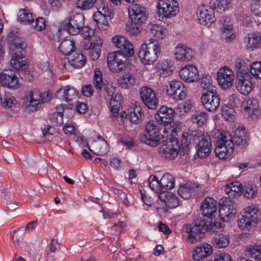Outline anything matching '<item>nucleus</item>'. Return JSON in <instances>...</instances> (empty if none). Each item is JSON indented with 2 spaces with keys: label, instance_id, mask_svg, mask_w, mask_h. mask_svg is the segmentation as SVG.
Returning <instances> with one entry per match:
<instances>
[{
  "label": "nucleus",
  "instance_id": "f257e3e1",
  "mask_svg": "<svg viewBox=\"0 0 261 261\" xmlns=\"http://www.w3.org/2000/svg\"><path fill=\"white\" fill-rule=\"evenodd\" d=\"M198 156L200 158H204L209 155L211 151V138L207 134H201L196 131L188 129L182 133L181 142L183 148L188 147L192 143H196Z\"/></svg>",
  "mask_w": 261,
  "mask_h": 261
},
{
  "label": "nucleus",
  "instance_id": "f03ea898",
  "mask_svg": "<svg viewBox=\"0 0 261 261\" xmlns=\"http://www.w3.org/2000/svg\"><path fill=\"white\" fill-rule=\"evenodd\" d=\"M221 228L219 222H212V220L197 219L194 225H189L186 227V231L189 234L188 241L191 243H196L202 238L205 232H216Z\"/></svg>",
  "mask_w": 261,
  "mask_h": 261
},
{
  "label": "nucleus",
  "instance_id": "7ed1b4c3",
  "mask_svg": "<svg viewBox=\"0 0 261 261\" xmlns=\"http://www.w3.org/2000/svg\"><path fill=\"white\" fill-rule=\"evenodd\" d=\"M163 126L154 121H149L144 133L140 136V141L151 147L158 146L164 141V135L160 134L161 130H164Z\"/></svg>",
  "mask_w": 261,
  "mask_h": 261
},
{
  "label": "nucleus",
  "instance_id": "20e7f679",
  "mask_svg": "<svg viewBox=\"0 0 261 261\" xmlns=\"http://www.w3.org/2000/svg\"><path fill=\"white\" fill-rule=\"evenodd\" d=\"M215 141V152L219 159L227 158L233 152L234 143L229 133L225 131L219 132Z\"/></svg>",
  "mask_w": 261,
  "mask_h": 261
},
{
  "label": "nucleus",
  "instance_id": "39448f33",
  "mask_svg": "<svg viewBox=\"0 0 261 261\" xmlns=\"http://www.w3.org/2000/svg\"><path fill=\"white\" fill-rule=\"evenodd\" d=\"M161 53V46L154 39L145 41L142 45L138 56L144 64H151L156 61Z\"/></svg>",
  "mask_w": 261,
  "mask_h": 261
},
{
  "label": "nucleus",
  "instance_id": "423d86ee",
  "mask_svg": "<svg viewBox=\"0 0 261 261\" xmlns=\"http://www.w3.org/2000/svg\"><path fill=\"white\" fill-rule=\"evenodd\" d=\"M259 215V211L254 205L247 206L243 214L238 220L239 227L242 230H244L249 229L255 226L258 222Z\"/></svg>",
  "mask_w": 261,
  "mask_h": 261
},
{
  "label": "nucleus",
  "instance_id": "0eeeda50",
  "mask_svg": "<svg viewBox=\"0 0 261 261\" xmlns=\"http://www.w3.org/2000/svg\"><path fill=\"white\" fill-rule=\"evenodd\" d=\"M84 16L81 13H76L72 15L67 23L63 26V29L66 30L69 34L76 35L79 34L82 29L88 32V35H85V37L90 38V33H93V30L88 27L84 28Z\"/></svg>",
  "mask_w": 261,
  "mask_h": 261
},
{
  "label": "nucleus",
  "instance_id": "6e6552de",
  "mask_svg": "<svg viewBox=\"0 0 261 261\" xmlns=\"http://www.w3.org/2000/svg\"><path fill=\"white\" fill-rule=\"evenodd\" d=\"M48 95L35 89L30 91L24 96L22 106L31 111L37 110L38 105L48 100Z\"/></svg>",
  "mask_w": 261,
  "mask_h": 261
},
{
  "label": "nucleus",
  "instance_id": "1a4fd4ad",
  "mask_svg": "<svg viewBox=\"0 0 261 261\" xmlns=\"http://www.w3.org/2000/svg\"><path fill=\"white\" fill-rule=\"evenodd\" d=\"M156 7L158 14L162 18H170L179 12L178 3L176 0H159Z\"/></svg>",
  "mask_w": 261,
  "mask_h": 261
},
{
  "label": "nucleus",
  "instance_id": "9d476101",
  "mask_svg": "<svg viewBox=\"0 0 261 261\" xmlns=\"http://www.w3.org/2000/svg\"><path fill=\"white\" fill-rule=\"evenodd\" d=\"M174 111L171 108H168L166 106H162L161 108L156 112L155 114V118L159 123L162 124L163 126L164 132L172 133L173 132V128H170L168 130L166 128V126H168L170 124L173 120L174 116Z\"/></svg>",
  "mask_w": 261,
  "mask_h": 261
},
{
  "label": "nucleus",
  "instance_id": "9b49d317",
  "mask_svg": "<svg viewBox=\"0 0 261 261\" xmlns=\"http://www.w3.org/2000/svg\"><path fill=\"white\" fill-rule=\"evenodd\" d=\"M127 56L122 53L114 51L108 55L107 64L109 68L113 72H120L125 68L124 61Z\"/></svg>",
  "mask_w": 261,
  "mask_h": 261
},
{
  "label": "nucleus",
  "instance_id": "f8f14e48",
  "mask_svg": "<svg viewBox=\"0 0 261 261\" xmlns=\"http://www.w3.org/2000/svg\"><path fill=\"white\" fill-rule=\"evenodd\" d=\"M140 98L144 105L150 109H155L158 105V99L154 91L151 88L142 87L139 92Z\"/></svg>",
  "mask_w": 261,
  "mask_h": 261
},
{
  "label": "nucleus",
  "instance_id": "ddd939ff",
  "mask_svg": "<svg viewBox=\"0 0 261 261\" xmlns=\"http://www.w3.org/2000/svg\"><path fill=\"white\" fill-rule=\"evenodd\" d=\"M0 84L9 89H17L19 85L16 73L11 69L4 70L0 73Z\"/></svg>",
  "mask_w": 261,
  "mask_h": 261
},
{
  "label": "nucleus",
  "instance_id": "4468645a",
  "mask_svg": "<svg viewBox=\"0 0 261 261\" xmlns=\"http://www.w3.org/2000/svg\"><path fill=\"white\" fill-rule=\"evenodd\" d=\"M217 80L223 89H228L232 85L234 80L233 72L228 67L224 66L218 70Z\"/></svg>",
  "mask_w": 261,
  "mask_h": 261
},
{
  "label": "nucleus",
  "instance_id": "2eb2a0df",
  "mask_svg": "<svg viewBox=\"0 0 261 261\" xmlns=\"http://www.w3.org/2000/svg\"><path fill=\"white\" fill-rule=\"evenodd\" d=\"M236 213V204L230 198H225L219 203V214L220 219L225 222Z\"/></svg>",
  "mask_w": 261,
  "mask_h": 261
},
{
  "label": "nucleus",
  "instance_id": "dca6fc26",
  "mask_svg": "<svg viewBox=\"0 0 261 261\" xmlns=\"http://www.w3.org/2000/svg\"><path fill=\"white\" fill-rule=\"evenodd\" d=\"M179 146L178 141L176 139H172L163 144L160 148V153L163 157L173 160L178 153Z\"/></svg>",
  "mask_w": 261,
  "mask_h": 261
},
{
  "label": "nucleus",
  "instance_id": "f3484780",
  "mask_svg": "<svg viewBox=\"0 0 261 261\" xmlns=\"http://www.w3.org/2000/svg\"><path fill=\"white\" fill-rule=\"evenodd\" d=\"M201 101L204 108L212 112L216 111L220 106V98L217 91L202 93Z\"/></svg>",
  "mask_w": 261,
  "mask_h": 261
},
{
  "label": "nucleus",
  "instance_id": "a211bd4d",
  "mask_svg": "<svg viewBox=\"0 0 261 261\" xmlns=\"http://www.w3.org/2000/svg\"><path fill=\"white\" fill-rule=\"evenodd\" d=\"M214 14V11L211 6H201L197 11V18L199 23L208 27L215 21Z\"/></svg>",
  "mask_w": 261,
  "mask_h": 261
},
{
  "label": "nucleus",
  "instance_id": "6ab92c4d",
  "mask_svg": "<svg viewBox=\"0 0 261 261\" xmlns=\"http://www.w3.org/2000/svg\"><path fill=\"white\" fill-rule=\"evenodd\" d=\"M112 41L116 47L120 49L117 51L123 53L127 57L134 55L133 45L125 38L117 36L113 38Z\"/></svg>",
  "mask_w": 261,
  "mask_h": 261
},
{
  "label": "nucleus",
  "instance_id": "aec40b11",
  "mask_svg": "<svg viewBox=\"0 0 261 261\" xmlns=\"http://www.w3.org/2000/svg\"><path fill=\"white\" fill-rule=\"evenodd\" d=\"M194 56V50L185 45L178 44L175 48L174 58L180 62H189Z\"/></svg>",
  "mask_w": 261,
  "mask_h": 261
},
{
  "label": "nucleus",
  "instance_id": "412c9836",
  "mask_svg": "<svg viewBox=\"0 0 261 261\" xmlns=\"http://www.w3.org/2000/svg\"><path fill=\"white\" fill-rule=\"evenodd\" d=\"M180 78L188 83L194 82L197 81L199 72L197 67L192 65H187L182 67L179 72Z\"/></svg>",
  "mask_w": 261,
  "mask_h": 261
},
{
  "label": "nucleus",
  "instance_id": "4be33fe9",
  "mask_svg": "<svg viewBox=\"0 0 261 261\" xmlns=\"http://www.w3.org/2000/svg\"><path fill=\"white\" fill-rule=\"evenodd\" d=\"M102 40L99 37H96L92 42L87 43L85 49H86V54H88L89 57L92 60L98 59L100 55Z\"/></svg>",
  "mask_w": 261,
  "mask_h": 261
},
{
  "label": "nucleus",
  "instance_id": "5701e85b",
  "mask_svg": "<svg viewBox=\"0 0 261 261\" xmlns=\"http://www.w3.org/2000/svg\"><path fill=\"white\" fill-rule=\"evenodd\" d=\"M221 38L226 42H230L234 38V35L232 31V26L230 21L229 17H225L222 18L221 20Z\"/></svg>",
  "mask_w": 261,
  "mask_h": 261
},
{
  "label": "nucleus",
  "instance_id": "b1692460",
  "mask_svg": "<svg viewBox=\"0 0 261 261\" xmlns=\"http://www.w3.org/2000/svg\"><path fill=\"white\" fill-rule=\"evenodd\" d=\"M217 201L212 198L207 197L202 202L200 210L204 217H212L216 212L217 208Z\"/></svg>",
  "mask_w": 261,
  "mask_h": 261
},
{
  "label": "nucleus",
  "instance_id": "393cba45",
  "mask_svg": "<svg viewBox=\"0 0 261 261\" xmlns=\"http://www.w3.org/2000/svg\"><path fill=\"white\" fill-rule=\"evenodd\" d=\"M78 93V91L75 88L68 86L60 88L57 92L56 96L58 98L66 101H70L76 98Z\"/></svg>",
  "mask_w": 261,
  "mask_h": 261
},
{
  "label": "nucleus",
  "instance_id": "a878e982",
  "mask_svg": "<svg viewBox=\"0 0 261 261\" xmlns=\"http://www.w3.org/2000/svg\"><path fill=\"white\" fill-rule=\"evenodd\" d=\"M242 107L244 113H247L249 117H252L253 115H256L259 113V103L256 99L249 98L244 100Z\"/></svg>",
  "mask_w": 261,
  "mask_h": 261
},
{
  "label": "nucleus",
  "instance_id": "bb28decb",
  "mask_svg": "<svg viewBox=\"0 0 261 261\" xmlns=\"http://www.w3.org/2000/svg\"><path fill=\"white\" fill-rule=\"evenodd\" d=\"M212 246L207 244L198 246L193 251V258L195 261L202 260L212 254Z\"/></svg>",
  "mask_w": 261,
  "mask_h": 261
},
{
  "label": "nucleus",
  "instance_id": "cd10ccee",
  "mask_svg": "<svg viewBox=\"0 0 261 261\" xmlns=\"http://www.w3.org/2000/svg\"><path fill=\"white\" fill-rule=\"evenodd\" d=\"M249 76H239L236 81V88L242 94L248 95L252 90V84L247 78Z\"/></svg>",
  "mask_w": 261,
  "mask_h": 261
},
{
  "label": "nucleus",
  "instance_id": "c85d7f7f",
  "mask_svg": "<svg viewBox=\"0 0 261 261\" xmlns=\"http://www.w3.org/2000/svg\"><path fill=\"white\" fill-rule=\"evenodd\" d=\"M102 3V6H99L98 9V11L93 14V17L94 20L97 22V25L99 23L101 22V20L105 19L107 17L111 19L113 17V13L108 8V6L102 2V0H100Z\"/></svg>",
  "mask_w": 261,
  "mask_h": 261
},
{
  "label": "nucleus",
  "instance_id": "c756f323",
  "mask_svg": "<svg viewBox=\"0 0 261 261\" xmlns=\"http://www.w3.org/2000/svg\"><path fill=\"white\" fill-rule=\"evenodd\" d=\"M59 51L65 56H68L75 49V41L71 37L64 39L59 46Z\"/></svg>",
  "mask_w": 261,
  "mask_h": 261
},
{
  "label": "nucleus",
  "instance_id": "7c9ffc66",
  "mask_svg": "<svg viewBox=\"0 0 261 261\" xmlns=\"http://www.w3.org/2000/svg\"><path fill=\"white\" fill-rule=\"evenodd\" d=\"M246 47L248 49L253 50L261 46V34L258 33H252L248 34L245 39Z\"/></svg>",
  "mask_w": 261,
  "mask_h": 261
},
{
  "label": "nucleus",
  "instance_id": "2f4dec72",
  "mask_svg": "<svg viewBox=\"0 0 261 261\" xmlns=\"http://www.w3.org/2000/svg\"><path fill=\"white\" fill-rule=\"evenodd\" d=\"M198 81V87L202 91V93H208L216 91V88L212 84V77L210 75L202 77Z\"/></svg>",
  "mask_w": 261,
  "mask_h": 261
},
{
  "label": "nucleus",
  "instance_id": "473e14b6",
  "mask_svg": "<svg viewBox=\"0 0 261 261\" xmlns=\"http://www.w3.org/2000/svg\"><path fill=\"white\" fill-rule=\"evenodd\" d=\"M250 65V64L249 61L246 62L241 58H237L234 62V69L237 72L238 77L242 76H244L245 75L249 76L248 72Z\"/></svg>",
  "mask_w": 261,
  "mask_h": 261
},
{
  "label": "nucleus",
  "instance_id": "72a5a7b5",
  "mask_svg": "<svg viewBox=\"0 0 261 261\" xmlns=\"http://www.w3.org/2000/svg\"><path fill=\"white\" fill-rule=\"evenodd\" d=\"M126 116L132 123L137 124L142 121L143 114L142 113L141 108L135 105L128 110Z\"/></svg>",
  "mask_w": 261,
  "mask_h": 261
},
{
  "label": "nucleus",
  "instance_id": "f704fd0d",
  "mask_svg": "<svg viewBox=\"0 0 261 261\" xmlns=\"http://www.w3.org/2000/svg\"><path fill=\"white\" fill-rule=\"evenodd\" d=\"M232 138L234 144L241 147L245 146L248 140L245 129L243 127L241 129L238 128L235 130Z\"/></svg>",
  "mask_w": 261,
  "mask_h": 261
},
{
  "label": "nucleus",
  "instance_id": "c9c22d12",
  "mask_svg": "<svg viewBox=\"0 0 261 261\" xmlns=\"http://www.w3.org/2000/svg\"><path fill=\"white\" fill-rule=\"evenodd\" d=\"M199 187V185L197 184L187 183L179 188L178 194L181 198L187 199L190 198L192 196V193Z\"/></svg>",
  "mask_w": 261,
  "mask_h": 261
},
{
  "label": "nucleus",
  "instance_id": "e433bc0d",
  "mask_svg": "<svg viewBox=\"0 0 261 261\" xmlns=\"http://www.w3.org/2000/svg\"><path fill=\"white\" fill-rule=\"evenodd\" d=\"M11 66L17 70H24L27 66V62L23 54L13 53L10 60Z\"/></svg>",
  "mask_w": 261,
  "mask_h": 261
},
{
  "label": "nucleus",
  "instance_id": "4c0bfd02",
  "mask_svg": "<svg viewBox=\"0 0 261 261\" xmlns=\"http://www.w3.org/2000/svg\"><path fill=\"white\" fill-rule=\"evenodd\" d=\"M245 254L255 260H261V245L251 244L245 247Z\"/></svg>",
  "mask_w": 261,
  "mask_h": 261
},
{
  "label": "nucleus",
  "instance_id": "58836bf2",
  "mask_svg": "<svg viewBox=\"0 0 261 261\" xmlns=\"http://www.w3.org/2000/svg\"><path fill=\"white\" fill-rule=\"evenodd\" d=\"M118 84L123 88H129L134 85L135 79L133 74L130 72L125 73L117 80Z\"/></svg>",
  "mask_w": 261,
  "mask_h": 261
},
{
  "label": "nucleus",
  "instance_id": "ea45409f",
  "mask_svg": "<svg viewBox=\"0 0 261 261\" xmlns=\"http://www.w3.org/2000/svg\"><path fill=\"white\" fill-rule=\"evenodd\" d=\"M93 150L89 147V149L91 152H94L98 155H105L109 151L108 144L106 140L95 141L93 144Z\"/></svg>",
  "mask_w": 261,
  "mask_h": 261
},
{
  "label": "nucleus",
  "instance_id": "a19ab883",
  "mask_svg": "<svg viewBox=\"0 0 261 261\" xmlns=\"http://www.w3.org/2000/svg\"><path fill=\"white\" fill-rule=\"evenodd\" d=\"M69 63L75 68H81L84 66L86 62V58L81 53H75L69 59Z\"/></svg>",
  "mask_w": 261,
  "mask_h": 261
},
{
  "label": "nucleus",
  "instance_id": "79ce46f5",
  "mask_svg": "<svg viewBox=\"0 0 261 261\" xmlns=\"http://www.w3.org/2000/svg\"><path fill=\"white\" fill-rule=\"evenodd\" d=\"M213 244L217 248H224L229 243L230 238L227 234H219L216 235L212 239Z\"/></svg>",
  "mask_w": 261,
  "mask_h": 261
},
{
  "label": "nucleus",
  "instance_id": "37998d69",
  "mask_svg": "<svg viewBox=\"0 0 261 261\" xmlns=\"http://www.w3.org/2000/svg\"><path fill=\"white\" fill-rule=\"evenodd\" d=\"M149 30L150 34L158 39H163L167 34L166 28L157 24H151Z\"/></svg>",
  "mask_w": 261,
  "mask_h": 261
},
{
  "label": "nucleus",
  "instance_id": "c03bdc74",
  "mask_svg": "<svg viewBox=\"0 0 261 261\" xmlns=\"http://www.w3.org/2000/svg\"><path fill=\"white\" fill-rule=\"evenodd\" d=\"M41 130L45 141H50L56 139L57 141L58 139H60L59 136L55 134L56 131L54 128L49 125H44L41 127Z\"/></svg>",
  "mask_w": 261,
  "mask_h": 261
},
{
  "label": "nucleus",
  "instance_id": "a18cd8bd",
  "mask_svg": "<svg viewBox=\"0 0 261 261\" xmlns=\"http://www.w3.org/2000/svg\"><path fill=\"white\" fill-rule=\"evenodd\" d=\"M230 3V0H210V2L211 7L218 13L224 11Z\"/></svg>",
  "mask_w": 261,
  "mask_h": 261
},
{
  "label": "nucleus",
  "instance_id": "49530a36",
  "mask_svg": "<svg viewBox=\"0 0 261 261\" xmlns=\"http://www.w3.org/2000/svg\"><path fill=\"white\" fill-rule=\"evenodd\" d=\"M207 117L206 112L200 110L195 111L191 116V120L193 123L198 126H202L205 122Z\"/></svg>",
  "mask_w": 261,
  "mask_h": 261
},
{
  "label": "nucleus",
  "instance_id": "de8ad7c7",
  "mask_svg": "<svg viewBox=\"0 0 261 261\" xmlns=\"http://www.w3.org/2000/svg\"><path fill=\"white\" fill-rule=\"evenodd\" d=\"M162 189L171 190L174 187V178L169 173L165 174L160 180Z\"/></svg>",
  "mask_w": 261,
  "mask_h": 261
},
{
  "label": "nucleus",
  "instance_id": "09e8293b",
  "mask_svg": "<svg viewBox=\"0 0 261 261\" xmlns=\"http://www.w3.org/2000/svg\"><path fill=\"white\" fill-rule=\"evenodd\" d=\"M25 47L26 44L18 37L14 41L11 40L10 49L14 52L13 53L23 54Z\"/></svg>",
  "mask_w": 261,
  "mask_h": 261
},
{
  "label": "nucleus",
  "instance_id": "8fccbe9b",
  "mask_svg": "<svg viewBox=\"0 0 261 261\" xmlns=\"http://www.w3.org/2000/svg\"><path fill=\"white\" fill-rule=\"evenodd\" d=\"M18 20L24 24H31V21L33 20L32 13L28 9H20L18 14Z\"/></svg>",
  "mask_w": 261,
  "mask_h": 261
},
{
  "label": "nucleus",
  "instance_id": "3c124183",
  "mask_svg": "<svg viewBox=\"0 0 261 261\" xmlns=\"http://www.w3.org/2000/svg\"><path fill=\"white\" fill-rule=\"evenodd\" d=\"M243 187L242 185L239 181L232 182L226 185L225 188V192L229 194H231L234 196L236 194L242 193Z\"/></svg>",
  "mask_w": 261,
  "mask_h": 261
},
{
  "label": "nucleus",
  "instance_id": "603ef678",
  "mask_svg": "<svg viewBox=\"0 0 261 261\" xmlns=\"http://www.w3.org/2000/svg\"><path fill=\"white\" fill-rule=\"evenodd\" d=\"M142 24L132 21L130 24H127L125 27L126 31L130 35H137L142 30Z\"/></svg>",
  "mask_w": 261,
  "mask_h": 261
},
{
  "label": "nucleus",
  "instance_id": "864d4df0",
  "mask_svg": "<svg viewBox=\"0 0 261 261\" xmlns=\"http://www.w3.org/2000/svg\"><path fill=\"white\" fill-rule=\"evenodd\" d=\"M148 185L151 190L156 193L162 190L160 180L159 181L157 177L154 175H151L149 176L148 179Z\"/></svg>",
  "mask_w": 261,
  "mask_h": 261
},
{
  "label": "nucleus",
  "instance_id": "5fc2aeb1",
  "mask_svg": "<svg viewBox=\"0 0 261 261\" xmlns=\"http://www.w3.org/2000/svg\"><path fill=\"white\" fill-rule=\"evenodd\" d=\"M93 84L95 88L97 90H101L103 86L102 80V74L101 71L99 68L95 70L93 77Z\"/></svg>",
  "mask_w": 261,
  "mask_h": 261
},
{
  "label": "nucleus",
  "instance_id": "6e6d98bb",
  "mask_svg": "<svg viewBox=\"0 0 261 261\" xmlns=\"http://www.w3.org/2000/svg\"><path fill=\"white\" fill-rule=\"evenodd\" d=\"M97 0H77L75 3L76 7L82 10H87L92 8Z\"/></svg>",
  "mask_w": 261,
  "mask_h": 261
},
{
  "label": "nucleus",
  "instance_id": "4d7b16f0",
  "mask_svg": "<svg viewBox=\"0 0 261 261\" xmlns=\"http://www.w3.org/2000/svg\"><path fill=\"white\" fill-rule=\"evenodd\" d=\"M49 120L54 126H60L63 123V114L60 111L55 112L49 115Z\"/></svg>",
  "mask_w": 261,
  "mask_h": 261
},
{
  "label": "nucleus",
  "instance_id": "13d9d810",
  "mask_svg": "<svg viewBox=\"0 0 261 261\" xmlns=\"http://www.w3.org/2000/svg\"><path fill=\"white\" fill-rule=\"evenodd\" d=\"M184 84L179 81L173 80L169 83V87L167 88V92L169 95H172L177 90L180 88L184 89Z\"/></svg>",
  "mask_w": 261,
  "mask_h": 261
},
{
  "label": "nucleus",
  "instance_id": "bf43d9fd",
  "mask_svg": "<svg viewBox=\"0 0 261 261\" xmlns=\"http://www.w3.org/2000/svg\"><path fill=\"white\" fill-rule=\"evenodd\" d=\"M251 74L257 79H261V62H255L250 65L249 70Z\"/></svg>",
  "mask_w": 261,
  "mask_h": 261
},
{
  "label": "nucleus",
  "instance_id": "052dcab7",
  "mask_svg": "<svg viewBox=\"0 0 261 261\" xmlns=\"http://www.w3.org/2000/svg\"><path fill=\"white\" fill-rule=\"evenodd\" d=\"M16 100L14 97L10 95L6 94L2 98V96L0 95V104L3 107H7L8 108H11L13 105L16 103Z\"/></svg>",
  "mask_w": 261,
  "mask_h": 261
},
{
  "label": "nucleus",
  "instance_id": "680f3d73",
  "mask_svg": "<svg viewBox=\"0 0 261 261\" xmlns=\"http://www.w3.org/2000/svg\"><path fill=\"white\" fill-rule=\"evenodd\" d=\"M242 193L247 198H252L256 194V189L255 186L248 184L243 187Z\"/></svg>",
  "mask_w": 261,
  "mask_h": 261
},
{
  "label": "nucleus",
  "instance_id": "e2e57ef3",
  "mask_svg": "<svg viewBox=\"0 0 261 261\" xmlns=\"http://www.w3.org/2000/svg\"><path fill=\"white\" fill-rule=\"evenodd\" d=\"M146 13L144 7L138 4H133L128 8V14L129 16H135L140 13Z\"/></svg>",
  "mask_w": 261,
  "mask_h": 261
},
{
  "label": "nucleus",
  "instance_id": "0e129e2a",
  "mask_svg": "<svg viewBox=\"0 0 261 261\" xmlns=\"http://www.w3.org/2000/svg\"><path fill=\"white\" fill-rule=\"evenodd\" d=\"M32 26L37 31H40L43 30L46 26L44 18L39 17L36 18L35 21L34 20L31 21Z\"/></svg>",
  "mask_w": 261,
  "mask_h": 261
},
{
  "label": "nucleus",
  "instance_id": "69168bd1",
  "mask_svg": "<svg viewBox=\"0 0 261 261\" xmlns=\"http://www.w3.org/2000/svg\"><path fill=\"white\" fill-rule=\"evenodd\" d=\"M234 114L235 112L233 109L227 107H224L222 111V116L226 120L228 121L232 119Z\"/></svg>",
  "mask_w": 261,
  "mask_h": 261
},
{
  "label": "nucleus",
  "instance_id": "338daca9",
  "mask_svg": "<svg viewBox=\"0 0 261 261\" xmlns=\"http://www.w3.org/2000/svg\"><path fill=\"white\" fill-rule=\"evenodd\" d=\"M251 9L255 15L261 17V0H254Z\"/></svg>",
  "mask_w": 261,
  "mask_h": 261
},
{
  "label": "nucleus",
  "instance_id": "774afa93",
  "mask_svg": "<svg viewBox=\"0 0 261 261\" xmlns=\"http://www.w3.org/2000/svg\"><path fill=\"white\" fill-rule=\"evenodd\" d=\"M179 201L178 198L173 194L171 193L166 203V206L169 208H174L178 206Z\"/></svg>",
  "mask_w": 261,
  "mask_h": 261
}]
</instances>
